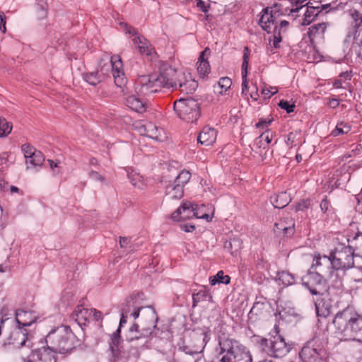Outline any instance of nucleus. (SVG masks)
Segmentation results:
<instances>
[{
	"label": "nucleus",
	"instance_id": "obj_43",
	"mask_svg": "<svg viewBox=\"0 0 362 362\" xmlns=\"http://www.w3.org/2000/svg\"><path fill=\"white\" fill-rule=\"evenodd\" d=\"M274 230L275 233H279L280 230H283L286 235H292L293 233V228L286 227L284 226L282 222L276 223L274 224Z\"/></svg>",
	"mask_w": 362,
	"mask_h": 362
},
{
	"label": "nucleus",
	"instance_id": "obj_12",
	"mask_svg": "<svg viewBox=\"0 0 362 362\" xmlns=\"http://www.w3.org/2000/svg\"><path fill=\"white\" fill-rule=\"evenodd\" d=\"M57 354L58 353L47 345L32 351V356L37 362H57Z\"/></svg>",
	"mask_w": 362,
	"mask_h": 362
},
{
	"label": "nucleus",
	"instance_id": "obj_48",
	"mask_svg": "<svg viewBox=\"0 0 362 362\" xmlns=\"http://www.w3.org/2000/svg\"><path fill=\"white\" fill-rule=\"evenodd\" d=\"M112 74L115 78V83L117 86L122 87V86H124V84L126 83V78L124 77V72H122L120 74L115 73Z\"/></svg>",
	"mask_w": 362,
	"mask_h": 362
},
{
	"label": "nucleus",
	"instance_id": "obj_11",
	"mask_svg": "<svg viewBox=\"0 0 362 362\" xmlns=\"http://www.w3.org/2000/svg\"><path fill=\"white\" fill-rule=\"evenodd\" d=\"M193 217H198V214L194 204L189 201H184L171 215V218L176 221H185Z\"/></svg>",
	"mask_w": 362,
	"mask_h": 362
},
{
	"label": "nucleus",
	"instance_id": "obj_22",
	"mask_svg": "<svg viewBox=\"0 0 362 362\" xmlns=\"http://www.w3.org/2000/svg\"><path fill=\"white\" fill-rule=\"evenodd\" d=\"M182 78L185 80L182 81L181 78L178 79L177 89H179L182 93L186 94L193 93L198 87L197 82L192 79L190 76H189L187 78L184 74H182Z\"/></svg>",
	"mask_w": 362,
	"mask_h": 362
},
{
	"label": "nucleus",
	"instance_id": "obj_47",
	"mask_svg": "<svg viewBox=\"0 0 362 362\" xmlns=\"http://www.w3.org/2000/svg\"><path fill=\"white\" fill-rule=\"evenodd\" d=\"M232 81L228 77H222L220 78L218 81V86L222 89V90L226 91L231 86Z\"/></svg>",
	"mask_w": 362,
	"mask_h": 362
},
{
	"label": "nucleus",
	"instance_id": "obj_53",
	"mask_svg": "<svg viewBox=\"0 0 362 362\" xmlns=\"http://www.w3.org/2000/svg\"><path fill=\"white\" fill-rule=\"evenodd\" d=\"M128 178L133 186L140 187L139 183L141 182V179L139 175L129 173L128 174Z\"/></svg>",
	"mask_w": 362,
	"mask_h": 362
},
{
	"label": "nucleus",
	"instance_id": "obj_40",
	"mask_svg": "<svg viewBox=\"0 0 362 362\" xmlns=\"http://www.w3.org/2000/svg\"><path fill=\"white\" fill-rule=\"evenodd\" d=\"M249 48L248 47H244V54H243V59L241 66L242 69V78H245L247 76V68L249 64Z\"/></svg>",
	"mask_w": 362,
	"mask_h": 362
},
{
	"label": "nucleus",
	"instance_id": "obj_36",
	"mask_svg": "<svg viewBox=\"0 0 362 362\" xmlns=\"http://www.w3.org/2000/svg\"><path fill=\"white\" fill-rule=\"evenodd\" d=\"M110 349L112 353V362H117L119 359L124 357V351L122 350L120 344H110Z\"/></svg>",
	"mask_w": 362,
	"mask_h": 362
},
{
	"label": "nucleus",
	"instance_id": "obj_59",
	"mask_svg": "<svg viewBox=\"0 0 362 362\" xmlns=\"http://www.w3.org/2000/svg\"><path fill=\"white\" fill-rule=\"evenodd\" d=\"M216 358L219 360V362H236L230 358L228 356H226L224 354H221V351H219L217 355L214 356Z\"/></svg>",
	"mask_w": 362,
	"mask_h": 362
},
{
	"label": "nucleus",
	"instance_id": "obj_49",
	"mask_svg": "<svg viewBox=\"0 0 362 362\" xmlns=\"http://www.w3.org/2000/svg\"><path fill=\"white\" fill-rule=\"evenodd\" d=\"M122 341L121 337V328L118 327L117 330L111 336V341L110 344H120Z\"/></svg>",
	"mask_w": 362,
	"mask_h": 362
},
{
	"label": "nucleus",
	"instance_id": "obj_14",
	"mask_svg": "<svg viewBox=\"0 0 362 362\" xmlns=\"http://www.w3.org/2000/svg\"><path fill=\"white\" fill-rule=\"evenodd\" d=\"M37 317L32 311H25L24 310H18L16 312V321L18 327L28 329L35 324Z\"/></svg>",
	"mask_w": 362,
	"mask_h": 362
},
{
	"label": "nucleus",
	"instance_id": "obj_57",
	"mask_svg": "<svg viewBox=\"0 0 362 362\" xmlns=\"http://www.w3.org/2000/svg\"><path fill=\"white\" fill-rule=\"evenodd\" d=\"M271 89H275V90L272 91L269 89V88H263L262 89V93L264 95L265 98H270L272 95L278 92V90L276 87H271Z\"/></svg>",
	"mask_w": 362,
	"mask_h": 362
},
{
	"label": "nucleus",
	"instance_id": "obj_52",
	"mask_svg": "<svg viewBox=\"0 0 362 362\" xmlns=\"http://www.w3.org/2000/svg\"><path fill=\"white\" fill-rule=\"evenodd\" d=\"M262 139H263V141L266 144V146L268 147L269 144L272 142L273 139V134L269 130H266L264 132H263L261 134Z\"/></svg>",
	"mask_w": 362,
	"mask_h": 362
},
{
	"label": "nucleus",
	"instance_id": "obj_55",
	"mask_svg": "<svg viewBox=\"0 0 362 362\" xmlns=\"http://www.w3.org/2000/svg\"><path fill=\"white\" fill-rule=\"evenodd\" d=\"M120 25L126 33H129L132 35H136L137 34L136 30L131 25H128L127 23H121Z\"/></svg>",
	"mask_w": 362,
	"mask_h": 362
},
{
	"label": "nucleus",
	"instance_id": "obj_39",
	"mask_svg": "<svg viewBox=\"0 0 362 362\" xmlns=\"http://www.w3.org/2000/svg\"><path fill=\"white\" fill-rule=\"evenodd\" d=\"M45 162V157L41 151L34 153L28 158V163L31 164L33 167L41 166Z\"/></svg>",
	"mask_w": 362,
	"mask_h": 362
},
{
	"label": "nucleus",
	"instance_id": "obj_16",
	"mask_svg": "<svg viewBox=\"0 0 362 362\" xmlns=\"http://www.w3.org/2000/svg\"><path fill=\"white\" fill-rule=\"evenodd\" d=\"M344 238V240L347 243V247L349 252H355L356 251H358V253L357 254L359 256H361V254H362V233H357L354 236L351 237V235L346 234L343 235Z\"/></svg>",
	"mask_w": 362,
	"mask_h": 362
},
{
	"label": "nucleus",
	"instance_id": "obj_9",
	"mask_svg": "<svg viewBox=\"0 0 362 362\" xmlns=\"http://www.w3.org/2000/svg\"><path fill=\"white\" fill-rule=\"evenodd\" d=\"M211 331L209 329L203 330L202 332V338L199 337V340H202L200 344H187L185 341H182L178 344L179 350L183 351L186 354L194 355L202 353L204 349L206 343L210 340Z\"/></svg>",
	"mask_w": 362,
	"mask_h": 362
},
{
	"label": "nucleus",
	"instance_id": "obj_32",
	"mask_svg": "<svg viewBox=\"0 0 362 362\" xmlns=\"http://www.w3.org/2000/svg\"><path fill=\"white\" fill-rule=\"evenodd\" d=\"M111 68L112 74L122 73V62L121 57L119 55H113L110 58V64L107 65V71H109Z\"/></svg>",
	"mask_w": 362,
	"mask_h": 362
},
{
	"label": "nucleus",
	"instance_id": "obj_21",
	"mask_svg": "<svg viewBox=\"0 0 362 362\" xmlns=\"http://www.w3.org/2000/svg\"><path fill=\"white\" fill-rule=\"evenodd\" d=\"M133 43L136 46V49L142 55L151 57L153 54H156L154 48L152 47L144 37L138 36L134 38Z\"/></svg>",
	"mask_w": 362,
	"mask_h": 362
},
{
	"label": "nucleus",
	"instance_id": "obj_2",
	"mask_svg": "<svg viewBox=\"0 0 362 362\" xmlns=\"http://www.w3.org/2000/svg\"><path fill=\"white\" fill-rule=\"evenodd\" d=\"M256 344L263 352L274 358H281L292 349L291 344L286 342L284 338L279 334V327L276 325L267 337L257 338Z\"/></svg>",
	"mask_w": 362,
	"mask_h": 362
},
{
	"label": "nucleus",
	"instance_id": "obj_24",
	"mask_svg": "<svg viewBox=\"0 0 362 362\" xmlns=\"http://www.w3.org/2000/svg\"><path fill=\"white\" fill-rule=\"evenodd\" d=\"M90 317V309H86L82 308L81 305H78L74 312L72 313V318L78 323L81 327L86 325L88 317Z\"/></svg>",
	"mask_w": 362,
	"mask_h": 362
},
{
	"label": "nucleus",
	"instance_id": "obj_50",
	"mask_svg": "<svg viewBox=\"0 0 362 362\" xmlns=\"http://www.w3.org/2000/svg\"><path fill=\"white\" fill-rule=\"evenodd\" d=\"M10 153L3 152L0 154V170L8 167V160Z\"/></svg>",
	"mask_w": 362,
	"mask_h": 362
},
{
	"label": "nucleus",
	"instance_id": "obj_17",
	"mask_svg": "<svg viewBox=\"0 0 362 362\" xmlns=\"http://www.w3.org/2000/svg\"><path fill=\"white\" fill-rule=\"evenodd\" d=\"M305 5L307 6V9L303 19V25L310 24L322 10L330 6L329 4H324L321 6H313L310 3H306Z\"/></svg>",
	"mask_w": 362,
	"mask_h": 362
},
{
	"label": "nucleus",
	"instance_id": "obj_10",
	"mask_svg": "<svg viewBox=\"0 0 362 362\" xmlns=\"http://www.w3.org/2000/svg\"><path fill=\"white\" fill-rule=\"evenodd\" d=\"M33 337V334L31 330L17 327L11 334V343L17 348L31 346L32 342L30 340Z\"/></svg>",
	"mask_w": 362,
	"mask_h": 362
},
{
	"label": "nucleus",
	"instance_id": "obj_30",
	"mask_svg": "<svg viewBox=\"0 0 362 362\" xmlns=\"http://www.w3.org/2000/svg\"><path fill=\"white\" fill-rule=\"evenodd\" d=\"M83 79L90 85L96 86L103 81L105 77L99 73V71L83 74Z\"/></svg>",
	"mask_w": 362,
	"mask_h": 362
},
{
	"label": "nucleus",
	"instance_id": "obj_29",
	"mask_svg": "<svg viewBox=\"0 0 362 362\" xmlns=\"http://www.w3.org/2000/svg\"><path fill=\"white\" fill-rule=\"evenodd\" d=\"M137 297L135 295H131L126 298L125 301L122 304L120 312L129 314L134 308H137Z\"/></svg>",
	"mask_w": 362,
	"mask_h": 362
},
{
	"label": "nucleus",
	"instance_id": "obj_27",
	"mask_svg": "<svg viewBox=\"0 0 362 362\" xmlns=\"http://www.w3.org/2000/svg\"><path fill=\"white\" fill-rule=\"evenodd\" d=\"M271 203L277 209H283L286 207L291 202V197L286 192L274 194L270 197Z\"/></svg>",
	"mask_w": 362,
	"mask_h": 362
},
{
	"label": "nucleus",
	"instance_id": "obj_13",
	"mask_svg": "<svg viewBox=\"0 0 362 362\" xmlns=\"http://www.w3.org/2000/svg\"><path fill=\"white\" fill-rule=\"evenodd\" d=\"M303 284L309 289L313 295L320 294L316 286L323 283V277L317 272L308 271V274L302 277Z\"/></svg>",
	"mask_w": 362,
	"mask_h": 362
},
{
	"label": "nucleus",
	"instance_id": "obj_23",
	"mask_svg": "<svg viewBox=\"0 0 362 362\" xmlns=\"http://www.w3.org/2000/svg\"><path fill=\"white\" fill-rule=\"evenodd\" d=\"M210 54V49L206 47L202 52L199 57L197 71L198 73L204 77L210 71V65L207 56Z\"/></svg>",
	"mask_w": 362,
	"mask_h": 362
},
{
	"label": "nucleus",
	"instance_id": "obj_37",
	"mask_svg": "<svg viewBox=\"0 0 362 362\" xmlns=\"http://www.w3.org/2000/svg\"><path fill=\"white\" fill-rule=\"evenodd\" d=\"M12 130V124L4 117H0V137L7 136Z\"/></svg>",
	"mask_w": 362,
	"mask_h": 362
},
{
	"label": "nucleus",
	"instance_id": "obj_3",
	"mask_svg": "<svg viewBox=\"0 0 362 362\" xmlns=\"http://www.w3.org/2000/svg\"><path fill=\"white\" fill-rule=\"evenodd\" d=\"M341 319L345 322L342 340H356L362 342V315L347 308L341 312Z\"/></svg>",
	"mask_w": 362,
	"mask_h": 362
},
{
	"label": "nucleus",
	"instance_id": "obj_34",
	"mask_svg": "<svg viewBox=\"0 0 362 362\" xmlns=\"http://www.w3.org/2000/svg\"><path fill=\"white\" fill-rule=\"evenodd\" d=\"M230 281V277L228 275H225L223 271H219L213 276L209 278L210 284L214 286L216 284H228Z\"/></svg>",
	"mask_w": 362,
	"mask_h": 362
},
{
	"label": "nucleus",
	"instance_id": "obj_51",
	"mask_svg": "<svg viewBox=\"0 0 362 362\" xmlns=\"http://www.w3.org/2000/svg\"><path fill=\"white\" fill-rule=\"evenodd\" d=\"M310 200L309 199L300 200L296 206V211H303L309 208Z\"/></svg>",
	"mask_w": 362,
	"mask_h": 362
},
{
	"label": "nucleus",
	"instance_id": "obj_56",
	"mask_svg": "<svg viewBox=\"0 0 362 362\" xmlns=\"http://www.w3.org/2000/svg\"><path fill=\"white\" fill-rule=\"evenodd\" d=\"M253 146L257 149H266L268 148L264 142L263 141V139H262L261 135L255 139Z\"/></svg>",
	"mask_w": 362,
	"mask_h": 362
},
{
	"label": "nucleus",
	"instance_id": "obj_63",
	"mask_svg": "<svg viewBox=\"0 0 362 362\" xmlns=\"http://www.w3.org/2000/svg\"><path fill=\"white\" fill-rule=\"evenodd\" d=\"M131 242V238L127 237H119V245L122 248L127 247Z\"/></svg>",
	"mask_w": 362,
	"mask_h": 362
},
{
	"label": "nucleus",
	"instance_id": "obj_54",
	"mask_svg": "<svg viewBox=\"0 0 362 362\" xmlns=\"http://www.w3.org/2000/svg\"><path fill=\"white\" fill-rule=\"evenodd\" d=\"M272 120H273V119H267L261 118V119H259V122L255 124V127L257 129L267 128L268 126L272 123Z\"/></svg>",
	"mask_w": 362,
	"mask_h": 362
},
{
	"label": "nucleus",
	"instance_id": "obj_35",
	"mask_svg": "<svg viewBox=\"0 0 362 362\" xmlns=\"http://www.w3.org/2000/svg\"><path fill=\"white\" fill-rule=\"evenodd\" d=\"M278 279L284 286H290L295 283L294 276L286 271H282L277 273Z\"/></svg>",
	"mask_w": 362,
	"mask_h": 362
},
{
	"label": "nucleus",
	"instance_id": "obj_31",
	"mask_svg": "<svg viewBox=\"0 0 362 362\" xmlns=\"http://www.w3.org/2000/svg\"><path fill=\"white\" fill-rule=\"evenodd\" d=\"M274 11L271 10L270 15H262L259 21V25L268 33L271 32V25H274Z\"/></svg>",
	"mask_w": 362,
	"mask_h": 362
},
{
	"label": "nucleus",
	"instance_id": "obj_41",
	"mask_svg": "<svg viewBox=\"0 0 362 362\" xmlns=\"http://www.w3.org/2000/svg\"><path fill=\"white\" fill-rule=\"evenodd\" d=\"M37 16L39 19H43L47 14V4L41 0H39L36 6Z\"/></svg>",
	"mask_w": 362,
	"mask_h": 362
},
{
	"label": "nucleus",
	"instance_id": "obj_64",
	"mask_svg": "<svg viewBox=\"0 0 362 362\" xmlns=\"http://www.w3.org/2000/svg\"><path fill=\"white\" fill-rule=\"evenodd\" d=\"M196 1H197V7L199 8L202 12H204V13L208 12L209 6H206L204 1H203L202 0H196Z\"/></svg>",
	"mask_w": 362,
	"mask_h": 362
},
{
	"label": "nucleus",
	"instance_id": "obj_61",
	"mask_svg": "<svg viewBox=\"0 0 362 362\" xmlns=\"http://www.w3.org/2000/svg\"><path fill=\"white\" fill-rule=\"evenodd\" d=\"M88 175H89V177H90L93 180H98L100 182L105 181V177L96 171L90 170L88 173Z\"/></svg>",
	"mask_w": 362,
	"mask_h": 362
},
{
	"label": "nucleus",
	"instance_id": "obj_4",
	"mask_svg": "<svg viewBox=\"0 0 362 362\" xmlns=\"http://www.w3.org/2000/svg\"><path fill=\"white\" fill-rule=\"evenodd\" d=\"M173 109L177 116L182 120L194 123L201 115L200 104L192 98H180L173 103Z\"/></svg>",
	"mask_w": 362,
	"mask_h": 362
},
{
	"label": "nucleus",
	"instance_id": "obj_26",
	"mask_svg": "<svg viewBox=\"0 0 362 362\" xmlns=\"http://www.w3.org/2000/svg\"><path fill=\"white\" fill-rule=\"evenodd\" d=\"M353 18L355 21L354 27L356 28V31L354 33L353 43L358 46L359 49L358 50V56L362 59V18H361L360 23H358V19L354 18V15L352 14Z\"/></svg>",
	"mask_w": 362,
	"mask_h": 362
},
{
	"label": "nucleus",
	"instance_id": "obj_62",
	"mask_svg": "<svg viewBox=\"0 0 362 362\" xmlns=\"http://www.w3.org/2000/svg\"><path fill=\"white\" fill-rule=\"evenodd\" d=\"M102 313L96 309H90V317L92 316L95 321L102 320Z\"/></svg>",
	"mask_w": 362,
	"mask_h": 362
},
{
	"label": "nucleus",
	"instance_id": "obj_28",
	"mask_svg": "<svg viewBox=\"0 0 362 362\" xmlns=\"http://www.w3.org/2000/svg\"><path fill=\"white\" fill-rule=\"evenodd\" d=\"M165 194L171 199H181L184 195V188L173 182L166 186Z\"/></svg>",
	"mask_w": 362,
	"mask_h": 362
},
{
	"label": "nucleus",
	"instance_id": "obj_1",
	"mask_svg": "<svg viewBox=\"0 0 362 362\" xmlns=\"http://www.w3.org/2000/svg\"><path fill=\"white\" fill-rule=\"evenodd\" d=\"M45 340L47 346L61 354H70L81 344V341L67 325L52 329Z\"/></svg>",
	"mask_w": 362,
	"mask_h": 362
},
{
	"label": "nucleus",
	"instance_id": "obj_42",
	"mask_svg": "<svg viewBox=\"0 0 362 362\" xmlns=\"http://www.w3.org/2000/svg\"><path fill=\"white\" fill-rule=\"evenodd\" d=\"M21 150L24 153V156L26 159V163H28V158L34 154V153L37 152L38 151L35 150L34 147H33L29 144H25L21 146Z\"/></svg>",
	"mask_w": 362,
	"mask_h": 362
},
{
	"label": "nucleus",
	"instance_id": "obj_19",
	"mask_svg": "<svg viewBox=\"0 0 362 362\" xmlns=\"http://www.w3.org/2000/svg\"><path fill=\"white\" fill-rule=\"evenodd\" d=\"M269 307L267 302H255L249 313V318L255 321L261 319L269 313Z\"/></svg>",
	"mask_w": 362,
	"mask_h": 362
},
{
	"label": "nucleus",
	"instance_id": "obj_7",
	"mask_svg": "<svg viewBox=\"0 0 362 362\" xmlns=\"http://www.w3.org/2000/svg\"><path fill=\"white\" fill-rule=\"evenodd\" d=\"M160 74L157 75V80L160 88H173L177 90V70L168 63H162L160 66Z\"/></svg>",
	"mask_w": 362,
	"mask_h": 362
},
{
	"label": "nucleus",
	"instance_id": "obj_33",
	"mask_svg": "<svg viewBox=\"0 0 362 362\" xmlns=\"http://www.w3.org/2000/svg\"><path fill=\"white\" fill-rule=\"evenodd\" d=\"M192 307L197 306V303L202 300L212 301V296L204 288L199 291L192 295Z\"/></svg>",
	"mask_w": 362,
	"mask_h": 362
},
{
	"label": "nucleus",
	"instance_id": "obj_5",
	"mask_svg": "<svg viewBox=\"0 0 362 362\" xmlns=\"http://www.w3.org/2000/svg\"><path fill=\"white\" fill-rule=\"evenodd\" d=\"M218 346L221 354L228 356L236 362L244 356L247 358V361L252 362V356L247 351L246 347L235 339L223 334L218 337Z\"/></svg>",
	"mask_w": 362,
	"mask_h": 362
},
{
	"label": "nucleus",
	"instance_id": "obj_58",
	"mask_svg": "<svg viewBox=\"0 0 362 362\" xmlns=\"http://www.w3.org/2000/svg\"><path fill=\"white\" fill-rule=\"evenodd\" d=\"M296 137V133L290 132L287 135V139L286 140V144H287V146H290L291 148L293 147V146H296V144H295Z\"/></svg>",
	"mask_w": 362,
	"mask_h": 362
},
{
	"label": "nucleus",
	"instance_id": "obj_15",
	"mask_svg": "<svg viewBox=\"0 0 362 362\" xmlns=\"http://www.w3.org/2000/svg\"><path fill=\"white\" fill-rule=\"evenodd\" d=\"M149 308V315L151 317V324L148 327L142 329L141 332L138 329V332H135L134 335H132L127 338L128 341L137 340L141 338L148 337L153 332V329L156 328V322L158 321V316L154 309Z\"/></svg>",
	"mask_w": 362,
	"mask_h": 362
},
{
	"label": "nucleus",
	"instance_id": "obj_20",
	"mask_svg": "<svg viewBox=\"0 0 362 362\" xmlns=\"http://www.w3.org/2000/svg\"><path fill=\"white\" fill-rule=\"evenodd\" d=\"M336 251L337 249H334L330 252L329 256H324V258L327 259L331 266L328 277L333 283L338 281V271L339 269V259H337L335 256Z\"/></svg>",
	"mask_w": 362,
	"mask_h": 362
},
{
	"label": "nucleus",
	"instance_id": "obj_44",
	"mask_svg": "<svg viewBox=\"0 0 362 362\" xmlns=\"http://www.w3.org/2000/svg\"><path fill=\"white\" fill-rule=\"evenodd\" d=\"M320 29L322 30V32H324V30L325 29L324 23H317L312 25L308 31V35L310 39H312L316 35V34H317Z\"/></svg>",
	"mask_w": 362,
	"mask_h": 362
},
{
	"label": "nucleus",
	"instance_id": "obj_45",
	"mask_svg": "<svg viewBox=\"0 0 362 362\" xmlns=\"http://www.w3.org/2000/svg\"><path fill=\"white\" fill-rule=\"evenodd\" d=\"M279 106L286 111L287 113H291L294 111L295 105L290 104V103L287 100H281L279 103Z\"/></svg>",
	"mask_w": 362,
	"mask_h": 362
},
{
	"label": "nucleus",
	"instance_id": "obj_46",
	"mask_svg": "<svg viewBox=\"0 0 362 362\" xmlns=\"http://www.w3.org/2000/svg\"><path fill=\"white\" fill-rule=\"evenodd\" d=\"M271 9L274 11L273 13L274 15L278 13V16H279L284 15L288 11V8H284L282 4L275 3Z\"/></svg>",
	"mask_w": 362,
	"mask_h": 362
},
{
	"label": "nucleus",
	"instance_id": "obj_60",
	"mask_svg": "<svg viewBox=\"0 0 362 362\" xmlns=\"http://www.w3.org/2000/svg\"><path fill=\"white\" fill-rule=\"evenodd\" d=\"M288 1L290 2V4L292 6H296L295 8H291L290 10V13H297L299 11L300 9H301L303 7V6H299L300 0H288Z\"/></svg>",
	"mask_w": 362,
	"mask_h": 362
},
{
	"label": "nucleus",
	"instance_id": "obj_6",
	"mask_svg": "<svg viewBox=\"0 0 362 362\" xmlns=\"http://www.w3.org/2000/svg\"><path fill=\"white\" fill-rule=\"evenodd\" d=\"M325 355L322 341L317 337L308 340L299 353L302 362H325Z\"/></svg>",
	"mask_w": 362,
	"mask_h": 362
},
{
	"label": "nucleus",
	"instance_id": "obj_38",
	"mask_svg": "<svg viewBox=\"0 0 362 362\" xmlns=\"http://www.w3.org/2000/svg\"><path fill=\"white\" fill-rule=\"evenodd\" d=\"M191 177V174L187 170H182L173 181L176 184H179L180 187L184 188L185 184H187Z\"/></svg>",
	"mask_w": 362,
	"mask_h": 362
},
{
	"label": "nucleus",
	"instance_id": "obj_8",
	"mask_svg": "<svg viewBox=\"0 0 362 362\" xmlns=\"http://www.w3.org/2000/svg\"><path fill=\"white\" fill-rule=\"evenodd\" d=\"M160 88L156 74L140 76L136 81L135 89L136 93L143 95L156 93Z\"/></svg>",
	"mask_w": 362,
	"mask_h": 362
},
{
	"label": "nucleus",
	"instance_id": "obj_18",
	"mask_svg": "<svg viewBox=\"0 0 362 362\" xmlns=\"http://www.w3.org/2000/svg\"><path fill=\"white\" fill-rule=\"evenodd\" d=\"M217 132L214 128L204 127L197 136L198 143L209 146L213 144L216 139Z\"/></svg>",
	"mask_w": 362,
	"mask_h": 362
},
{
	"label": "nucleus",
	"instance_id": "obj_25",
	"mask_svg": "<svg viewBox=\"0 0 362 362\" xmlns=\"http://www.w3.org/2000/svg\"><path fill=\"white\" fill-rule=\"evenodd\" d=\"M126 105L132 110L139 113L146 111V103L134 95L126 98Z\"/></svg>",
	"mask_w": 362,
	"mask_h": 362
}]
</instances>
